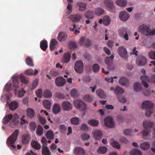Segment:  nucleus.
Returning a JSON list of instances; mask_svg holds the SVG:
<instances>
[{
  "instance_id": "obj_37",
  "label": "nucleus",
  "mask_w": 155,
  "mask_h": 155,
  "mask_svg": "<svg viewBox=\"0 0 155 155\" xmlns=\"http://www.w3.org/2000/svg\"><path fill=\"white\" fill-rule=\"evenodd\" d=\"M18 79V78L17 77H14L12 79L13 86L16 88H17L19 87Z\"/></svg>"
},
{
  "instance_id": "obj_3",
  "label": "nucleus",
  "mask_w": 155,
  "mask_h": 155,
  "mask_svg": "<svg viewBox=\"0 0 155 155\" xmlns=\"http://www.w3.org/2000/svg\"><path fill=\"white\" fill-rule=\"evenodd\" d=\"M154 109L153 103L148 101H146V116L150 117L153 113Z\"/></svg>"
},
{
  "instance_id": "obj_31",
  "label": "nucleus",
  "mask_w": 155,
  "mask_h": 155,
  "mask_svg": "<svg viewBox=\"0 0 155 155\" xmlns=\"http://www.w3.org/2000/svg\"><path fill=\"white\" fill-rule=\"evenodd\" d=\"M40 47L44 51H45L48 47L47 41L46 40H43L40 42Z\"/></svg>"
},
{
  "instance_id": "obj_4",
  "label": "nucleus",
  "mask_w": 155,
  "mask_h": 155,
  "mask_svg": "<svg viewBox=\"0 0 155 155\" xmlns=\"http://www.w3.org/2000/svg\"><path fill=\"white\" fill-rule=\"evenodd\" d=\"M117 52L121 58L126 60H127L128 58L127 52L125 48L123 46H120L117 49Z\"/></svg>"
},
{
  "instance_id": "obj_28",
  "label": "nucleus",
  "mask_w": 155,
  "mask_h": 155,
  "mask_svg": "<svg viewBox=\"0 0 155 155\" xmlns=\"http://www.w3.org/2000/svg\"><path fill=\"white\" fill-rule=\"evenodd\" d=\"M31 145L33 148L37 150H39L41 147V145L34 140L31 142Z\"/></svg>"
},
{
  "instance_id": "obj_30",
  "label": "nucleus",
  "mask_w": 155,
  "mask_h": 155,
  "mask_svg": "<svg viewBox=\"0 0 155 155\" xmlns=\"http://www.w3.org/2000/svg\"><path fill=\"white\" fill-rule=\"evenodd\" d=\"M124 92L123 89L119 86L116 87L114 89L115 93L118 96L123 94Z\"/></svg>"
},
{
  "instance_id": "obj_35",
  "label": "nucleus",
  "mask_w": 155,
  "mask_h": 155,
  "mask_svg": "<svg viewBox=\"0 0 155 155\" xmlns=\"http://www.w3.org/2000/svg\"><path fill=\"white\" fill-rule=\"evenodd\" d=\"M104 3L106 6L112 9L113 6V2L111 0H105Z\"/></svg>"
},
{
  "instance_id": "obj_5",
  "label": "nucleus",
  "mask_w": 155,
  "mask_h": 155,
  "mask_svg": "<svg viewBox=\"0 0 155 155\" xmlns=\"http://www.w3.org/2000/svg\"><path fill=\"white\" fill-rule=\"evenodd\" d=\"M114 56L111 54L110 57H106L105 60L106 64L107 65V68L110 70H114V66L112 63V59H114Z\"/></svg>"
},
{
  "instance_id": "obj_36",
  "label": "nucleus",
  "mask_w": 155,
  "mask_h": 155,
  "mask_svg": "<svg viewBox=\"0 0 155 155\" xmlns=\"http://www.w3.org/2000/svg\"><path fill=\"white\" fill-rule=\"evenodd\" d=\"M141 72L143 74H144L143 76H142L140 77V79L142 81V83L144 87H145V70L143 69H142Z\"/></svg>"
},
{
  "instance_id": "obj_59",
  "label": "nucleus",
  "mask_w": 155,
  "mask_h": 155,
  "mask_svg": "<svg viewBox=\"0 0 155 155\" xmlns=\"http://www.w3.org/2000/svg\"><path fill=\"white\" fill-rule=\"evenodd\" d=\"M26 92L24 90V88H22L21 89L18 91V96L20 97H23Z\"/></svg>"
},
{
  "instance_id": "obj_20",
  "label": "nucleus",
  "mask_w": 155,
  "mask_h": 155,
  "mask_svg": "<svg viewBox=\"0 0 155 155\" xmlns=\"http://www.w3.org/2000/svg\"><path fill=\"white\" fill-rule=\"evenodd\" d=\"M119 83L121 85L125 86H128L129 85L128 80L126 78L124 77H122L120 78Z\"/></svg>"
},
{
  "instance_id": "obj_48",
  "label": "nucleus",
  "mask_w": 155,
  "mask_h": 155,
  "mask_svg": "<svg viewBox=\"0 0 155 155\" xmlns=\"http://www.w3.org/2000/svg\"><path fill=\"white\" fill-rule=\"evenodd\" d=\"M52 96V93L48 90L45 91L43 93V96L45 98H49Z\"/></svg>"
},
{
  "instance_id": "obj_54",
  "label": "nucleus",
  "mask_w": 155,
  "mask_h": 155,
  "mask_svg": "<svg viewBox=\"0 0 155 155\" xmlns=\"http://www.w3.org/2000/svg\"><path fill=\"white\" fill-rule=\"evenodd\" d=\"M107 150V148L105 147H100L98 149V152L104 153H106Z\"/></svg>"
},
{
  "instance_id": "obj_57",
  "label": "nucleus",
  "mask_w": 155,
  "mask_h": 155,
  "mask_svg": "<svg viewBox=\"0 0 155 155\" xmlns=\"http://www.w3.org/2000/svg\"><path fill=\"white\" fill-rule=\"evenodd\" d=\"M84 100L86 102H91L92 100V97L89 95H86L84 97Z\"/></svg>"
},
{
  "instance_id": "obj_39",
  "label": "nucleus",
  "mask_w": 155,
  "mask_h": 155,
  "mask_svg": "<svg viewBox=\"0 0 155 155\" xmlns=\"http://www.w3.org/2000/svg\"><path fill=\"white\" fill-rule=\"evenodd\" d=\"M25 62L29 66L34 67V65L33 63L32 59L30 57H28L25 60Z\"/></svg>"
},
{
  "instance_id": "obj_19",
  "label": "nucleus",
  "mask_w": 155,
  "mask_h": 155,
  "mask_svg": "<svg viewBox=\"0 0 155 155\" xmlns=\"http://www.w3.org/2000/svg\"><path fill=\"white\" fill-rule=\"evenodd\" d=\"M13 117V116L11 114L6 115L3 119V123L5 124H7L11 120H12Z\"/></svg>"
},
{
  "instance_id": "obj_45",
  "label": "nucleus",
  "mask_w": 155,
  "mask_h": 155,
  "mask_svg": "<svg viewBox=\"0 0 155 155\" xmlns=\"http://www.w3.org/2000/svg\"><path fill=\"white\" fill-rule=\"evenodd\" d=\"M103 19L104 20L103 24L105 26L108 25L110 21L109 17L107 16H104Z\"/></svg>"
},
{
  "instance_id": "obj_8",
  "label": "nucleus",
  "mask_w": 155,
  "mask_h": 155,
  "mask_svg": "<svg viewBox=\"0 0 155 155\" xmlns=\"http://www.w3.org/2000/svg\"><path fill=\"white\" fill-rule=\"evenodd\" d=\"M19 118V115L17 114H14L12 120L10 122V125L12 127L15 128V126L18 124L19 121L17 119Z\"/></svg>"
},
{
  "instance_id": "obj_33",
  "label": "nucleus",
  "mask_w": 155,
  "mask_h": 155,
  "mask_svg": "<svg viewBox=\"0 0 155 155\" xmlns=\"http://www.w3.org/2000/svg\"><path fill=\"white\" fill-rule=\"evenodd\" d=\"M51 103L49 100H45L43 101V104L46 109L49 110L50 109Z\"/></svg>"
},
{
  "instance_id": "obj_34",
  "label": "nucleus",
  "mask_w": 155,
  "mask_h": 155,
  "mask_svg": "<svg viewBox=\"0 0 155 155\" xmlns=\"http://www.w3.org/2000/svg\"><path fill=\"white\" fill-rule=\"evenodd\" d=\"M88 124L91 126L93 127H96L98 126L99 124V121L96 120L91 119L88 120Z\"/></svg>"
},
{
  "instance_id": "obj_13",
  "label": "nucleus",
  "mask_w": 155,
  "mask_h": 155,
  "mask_svg": "<svg viewBox=\"0 0 155 155\" xmlns=\"http://www.w3.org/2000/svg\"><path fill=\"white\" fill-rule=\"evenodd\" d=\"M74 153L76 155H84L85 151L84 148L81 147H75Z\"/></svg>"
},
{
  "instance_id": "obj_58",
  "label": "nucleus",
  "mask_w": 155,
  "mask_h": 155,
  "mask_svg": "<svg viewBox=\"0 0 155 155\" xmlns=\"http://www.w3.org/2000/svg\"><path fill=\"white\" fill-rule=\"evenodd\" d=\"M77 91L76 90L73 89L71 91V95L72 97L76 98L77 97Z\"/></svg>"
},
{
  "instance_id": "obj_42",
  "label": "nucleus",
  "mask_w": 155,
  "mask_h": 155,
  "mask_svg": "<svg viewBox=\"0 0 155 155\" xmlns=\"http://www.w3.org/2000/svg\"><path fill=\"white\" fill-rule=\"evenodd\" d=\"M46 137L49 140L52 139L54 137L53 132L51 130L48 131L46 133Z\"/></svg>"
},
{
  "instance_id": "obj_52",
  "label": "nucleus",
  "mask_w": 155,
  "mask_h": 155,
  "mask_svg": "<svg viewBox=\"0 0 155 155\" xmlns=\"http://www.w3.org/2000/svg\"><path fill=\"white\" fill-rule=\"evenodd\" d=\"M92 69L94 72H98L99 71L100 67L98 64H95L92 66Z\"/></svg>"
},
{
  "instance_id": "obj_32",
  "label": "nucleus",
  "mask_w": 155,
  "mask_h": 155,
  "mask_svg": "<svg viewBox=\"0 0 155 155\" xmlns=\"http://www.w3.org/2000/svg\"><path fill=\"white\" fill-rule=\"evenodd\" d=\"M58 44L57 40L55 39H52L50 45V48L51 50L53 51L54 48L55 46Z\"/></svg>"
},
{
  "instance_id": "obj_29",
  "label": "nucleus",
  "mask_w": 155,
  "mask_h": 155,
  "mask_svg": "<svg viewBox=\"0 0 155 155\" xmlns=\"http://www.w3.org/2000/svg\"><path fill=\"white\" fill-rule=\"evenodd\" d=\"M155 35V29L153 30L149 29V27L146 25V36H153Z\"/></svg>"
},
{
  "instance_id": "obj_62",
  "label": "nucleus",
  "mask_w": 155,
  "mask_h": 155,
  "mask_svg": "<svg viewBox=\"0 0 155 155\" xmlns=\"http://www.w3.org/2000/svg\"><path fill=\"white\" fill-rule=\"evenodd\" d=\"M12 86V83H8L5 85V88L6 91H8L11 90Z\"/></svg>"
},
{
  "instance_id": "obj_14",
  "label": "nucleus",
  "mask_w": 155,
  "mask_h": 155,
  "mask_svg": "<svg viewBox=\"0 0 155 155\" xmlns=\"http://www.w3.org/2000/svg\"><path fill=\"white\" fill-rule=\"evenodd\" d=\"M68 36L67 34L63 32H60L58 35L57 39L60 41L63 42L67 39Z\"/></svg>"
},
{
  "instance_id": "obj_2",
  "label": "nucleus",
  "mask_w": 155,
  "mask_h": 155,
  "mask_svg": "<svg viewBox=\"0 0 155 155\" xmlns=\"http://www.w3.org/2000/svg\"><path fill=\"white\" fill-rule=\"evenodd\" d=\"M74 103L76 107L81 110H85L87 108L86 104L80 100H75L74 101Z\"/></svg>"
},
{
  "instance_id": "obj_21",
  "label": "nucleus",
  "mask_w": 155,
  "mask_h": 155,
  "mask_svg": "<svg viewBox=\"0 0 155 155\" xmlns=\"http://www.w3.org/2000/svg\"><path fill=\"white\" fill-rule=\"evenodd\" d=\"M71 56V54L69 52H67L65 53L63 56V58L62 60L63 62L64 63H68L70 60Z\"/></svg>"
},
{
  "instance_id": "obj_64",
  "label": "nucleus",
  "mask_w": 155,
  "mask_h": 155,
  "mask_svg": "<svg viewBox=\"0 0 155 155\" xmlns=\"http://www.w3.org/2000/svg\"><path fill=\"white\" fill-rule=\"evenodd\" d=\"M150 58L152 59L155 60V51H150L149 53Z\"/></svg>"
},
{
  "instance_id": "obj_1",
  "label": "nucleus",
  "mask_w": 155,
  "mask_h": 155,
  "mask_svg": "<svg viewBox=\"0 0 155 155\" xmlns=\"http://www.w3.org/2000/svg\"><path fill=\"white\" fill-rule=\"evenodd\" d=\"M18 133V130H16L7 138L6 143L8 146H11L14 149H15L16 148V146L14 145V144L17 139Z\"/></svg>"
},
{
  "instance_id": "obj_10",
  "label": "nucleus",
  "mask_w": 155,
  "mask_h": 155,
  "mask_svg": "<svg viewBox=\"0 0 155 155\" xmlns=\"http://www.w3.org/2000/svg\"><path fill=\"white\" fill-rule=\"evenodd\" d=\"M119 17L121 21L125 22L129 19L130 15L125 11H122L119 13Z\"/></svg>"
},
{
  "instance_id": "obj_25",
  "label": "nucleus",
  "mask_w": 155,
  "mask_h": 155,
  "mask_svg": "<svg viewBox=\"0 0 155 155\" xmlns=\"http://www.w3.org/2000/svg\"><path fill=\"white\" fill-rule=\"evenodd\" d=\"M94 12L90 11H88L84 14L85 18L87 19H92L94 18Z\"/></svg>"
},
{
  "instance_id": "obj_16",
  "label": "nucleus",
  "mask_w": 155,
  "mask_h": 155,
  "mask_svg": "<svg viewBox=\"0 0 155 155\" xmlns=\"http://www.w3.org/2000/svg\"><path fill=\"white\" fill-rule=\"evenodd\" d=\"M31 137L28 134H24L22 137V142L24 144L28 143L30 140Z\"/></svg>"
},
{
  "instance_id": "obj_46",
  "label": "nucleus",
  "mask_w": 155,
  "mask_h": 155,
  "mask_svg": "<svg viewBox=\"0 0 155 155\" xmlns=\"http://www.w3.org/2000/svg\"><path fill=\"white\" fill-rule=\"evenodd\" d=\"M96 93L97 95L100 98H103L105 96L104 91L101 90H98L96 91Z\"/></svg>"
},
{
  "instance_id": "obj_38",
  "label": "nucleus",
  "mask_w": 155,
  "mask_h": 155,
  "mask_svg": "<svg viewBox=\"0 0 155 155\" xmlns=\"http://www.w3.org/2000/svg\"><path fill=\"white\" fill-rule=\"evenodd\" d=\"M87 3L85 4L84 3L78 2L77 3V5L79 7V10L80 9H83L85 10L86 8V4Z\"/></svg>"
},
{
  "instance_id": "obj_43",
  "label": "nucleus",
  "mask_w": 155,
  "mask_h": 155,
  "mask_svg": "<svg viewBox=\"0 0 155 155\" xmlns=\"http://www.w3.org/2000/svg\"><path fill=\"white\" fill-rule=\"evenodd\" d=\"M134 90L136 91H140L141 90V85L138 82H136L134 86Z\"/></svg>"
},
{
  "instance_id": "obj_18",
  "label": "nucleus",
  "mask_w": 155,
  "mask_h": 155,
  "mask_svg": "<svg viewBox=\"0 0 155 155\" xmlns=\"http://www.w3.org/2000/svg\"><path fill=\"white\" fill-rule=\"evenodd\" d=\"M42 155H51L48 148L45 145H43L42 148Z\"/></svg>"
},
{
  "instance_id": "obj_51",
  "label": "nucleus",
  "mask_w": 155,
  "mask_h": 155,
  "mask_svg": "<svg viewBox=\"0 0 155 155\" xmlns=\"http://www.w3.org/2000/svg\"><path fill=\"white\" fill-rule=\"evenodd\" d=\"M20 78L21 81L23 83L27 84L28 82V79L23 75L20 76Z\"/></svg>"
},
{
  "instance_id": "obj_24",
  "label": "nucleus",
  "mask_w": 155,
  "mask_h": 155,
  "mask_svg": "<svg viewBox=\"0 0 155 155\" xmlns=\"http://www.w3.org/2000/svg\"><path fill=\"white\" fill-rule=\"evenodd\" d=\"M116 4L121 7L125 6L127 3V1L126 0H117L115 2Z\"/></svg>"
},
{
  "instance_id": "obj_15",
  "label": "nucleus",
  "mask_w": 155,
  "mask_h": 155,
  "mask_svg": "<svg viewBox=\"0 0 155 155\" xmlns=\"http://www.w3.org/2000/svg\"><path fill=\"white\" fill-rule=\"evenodd\" d=\"M62 107L64 110L68 111L72 109V106L69 102L65 101L62 103Z\"/></svg>"
},
{
  "instance_id": "obj_6",
  "label": "nucleus",
  "mask_w": 155,
  "mask_h": 155,
  "mask_svg": "<svg viewBox=\"0 0 155 155\" xmlns=\"http://www.w3.org/2000/svg\"><path fill=\"white\" fill-rule=\"evenodd\" d=\"M83 64L82 61H77L75 64L74 69L76 72L81 73L83 71Z\"/></svg>"
},
{
  "instance_id": "obj_12",
  "label": "nucleus",
  "mask_w": 155,
  "mask_h": 155,
  "mask_svg": "<svg viewBox=\"0 0 155 155\" xmlns=\"http://www.w3.org/2000/svg\"><path fill=\"white\" fill-rule=\"evenodd\" d=\"M94 139L96 140H100L102 137L103 134L101 130H96L93 133Z\"/></svg>"
},
{
  "instance_id": "obj_60",
  "label": "nucleus",
  "mask_w": 155,
  "mask_h": 155,
  "mask_svg": "<svg viewBox=\"0 0 155 155\" xmlns=\"http://www.w3.org/2000/svg\"><path fill=\"white\" fill-rule=\"evenodd\" d=\"M94 12L97 16H100L105 14L104 10H95Z\"/></svg>"
},
{
  "instance_id": "obj_55",
  "label": "nucleus",
  "mask_w": 155,
  "mask_h": 155,
  "mask_svg": "<svg viewBox=\"0 0 155 155\" xmlns=\"http://www.w3.org/2000/svg\"><path fill=\"white\" fill-rule=\"evenodd\" d=\"M139 31L144 35L145 32V25L143 24L139 27Z\"/></svg>"
},
{
  "instance_id": "obj_26",
  "label": "nucleus",
  "mask_w": 155,
  "mask_h": 155,
  "mask_svg": "<svg viewBox=\"0 0 155 155\" xmlns=\"http://www.w3.org/2000/svg\"><path fill=\"white\" fill-rule=\"evenodd\" d=\"M38 73V71L36 69L35 70L34 72L33 70L31 69H28L25 71V74L28 75H35L37 74Z\"/></svg>"
},
{
  "instance_id": "obj_61",
  "label": "nucleus",
  "mask_w": 155,
  "mask_h": 155,
  "mask_svg": "<svg viewBox=\"0 0 155 155\" xmlns=\"http://www.w3.org/2000/svg\"><path fill=\"white\" fill-rule=\"evenodd\" d=\"M10 98V97L9 96L5 94L2 97L1 100L3 102H4L5 101V100H6L7 101H8V100Z\"/></svg>"
},
{
  "instance_id": "obj_56",
  "label": "nucleus",
  "mask_w": 155,
  "mask_h": 155,
  "mask_svg": "<svg viewBox=\"0 0 155 155\" xmlns=\"http://www.w3.org/2000/svg\"><path fill=\"white\" fill-rule=\"evenodd\" d=\"M136 63L139 66H143L145 64V61H142L140 58H137L136 60Z\"/></svg>"
},
{
  "instance_id": "obj_63",
  "label": "nucleus",
  "mask_w": 155,
  "mask_h": 155,
  "mask_svg": "<svg viewBox=\"0 0 155 155\" xmlns=\"http://www.w3.org/2000/svg\"><path fill=\"white\" fill-rule=\"evenodd\" d=\"M87 125L86 124H83L81 125V130L83 131H87L88 130Z\"/></svg>"
},
{
  "instance_id": "obj_17",
  "label": "nucleus",
  "mask_w": 155,
  "mask_h": 155,
  "mask_svg": "<svg viewBox=\"0 0 155 155\" xmlns=\"http://www.w3.org/2000/svg\"><path fill=\"white\" fill-rule=\"evenodd\" d=\"M82 16L79 14L71 15L69 18L74 22H78L81 18Z\"/></svg>"
},
{
  "instance_id": "obj_27",
  "label": "nucleus",
  "mask_w": 155,
  "mask_h": 155,
  "mask_svg": "<svg viewBox=\"0 0 155 155\" xmlns=\"http://www.w3.org/2000/svg\"><path fill=\"white\" fill-rule=\"evenodd\" d=\"M10 110H14L17 108L18 107V104L16 101H13L11 102L9 105Z\"/></svg>"
},
{
  "instance_id": "obj_44",
  "label": "nucleus",
  "mask_w": 155,
  "mask_h": 155,
  "mask_svg": "<svg viewBox=\"0 0 155 155\" xmlns=\"http://www.w3.org/2000/svg\"><path fill=\"white\" fill-rule=\"evenodd\" d=\"M124 134L125 135L131 136L133 135V132L131 129H125L124 130Z\"/></svg>"
},
{
  "instance_id": "obj_41",
  "label": "nucleus",
  "mask_w": 155,
  "mask_h": 155,
  "mask_svg": "<svg viewBox=\"0 0 155 155\" xmlns=\"http://www.w3.org/2000/svg\"><path fill=\"white\" fill-rule=\"evenodd\" d=\"M43 127L40 125H39L38 127L36 133L37 135L40 136L43 134Z\"/></svg>"
},
{
  "instance_id": "obj_7",
  "label": "nucleus",
  "mask_w": 155,
  "mask_h": 155,
  "mask_svg": "<svg viewBox=\"0 0 155 155\" xmlns=\"http://www.w3.org/2000/svg\"><path fill=\"white\" fill-rule=\"evenodd\" d=\"M104 123L105 125L108 127L112 128L114 126V123L112 118L110 117H108L105 118Z\"/></svg>"
},
{
  "instance_id": "obj_9",
  "label": "nucleus",
  "mask_w": 155,
  "mask_h": 155,
  "mask_svg": "<svg viewBox=\"0 0 155 155\" xmlns=\"http://www.w3.org/2000/svg\"><path fill=\"white\" fill-rule=\"evenodd\" d=\"M79 43L81 45H84L85 47H87L90 46L91 45L90 40L84 37H82L81 38Z\"/></svg>"
},
{
  "instance_id": "obj_23",
  "label": "nucleus",
  "mask_w": 155,
  "mask_h": 155,
  "mask_svg": "<svg viewBox=\"0 0 155 155\" xmlns=\"http://www.w3.org/2000/svg\"><path fill=\"white\" fill-rule=\"evenodd\" d=\"M27 115L30 118H33L35 115L34 110L30 108H28L26 110Z\"/></svg>"
},
{
  "instance_id": "obj_47",
  "label": "nucleus",
  "mask_w": 155,
  "mask_h": 155,
  "mask_svg": "<svg viewBox=\"0 0 155 155\" xmlns=\"http://www.w3.org/2000/svg\"><path fill=\"white\" fill-rule=\"evenodd\" d=\"M130 155H141V152L137 149L132 150L130 152Z\"/></svg>"
},
{
  "instance_id": "obj_53",
  "label": "nucleus",
  "mask_w": 155,
  "mask_h": 155,
  "mask_svg": "<svg viewBox=\"0 0 155 155\" xmlns=\"http://www.w3.org/2000/svg\"><path fill=\"white\" fill-rule=\"evenodd\" d=\"M111 144L113 147L117 149H119L120 148V145L117 142L114 140L111 143Z\"/></svg>"
},
{
  "instance_id": "obj_49",
  "label": "nucleus",
  "mask_w": 155,
  "mask_h": 155,
  "mask_svg": "<svg viewBox=\"0 0 155 155\" xmlns=\"http://www.w3.org/2000/svg\"><path fill=\"white\" fill-rule=\"evenodd\" d=\"M79 120L78 117H74L71 119V122L72 124L77 125L79 123Z\"/></svg>"
},
{
  "instance_id": "obj_11",
  "label": "nucleus",
  "mask_w": 155,
  "mask_h": 155,
  "mask_svg": "<svg viewBox=\"0 0 155 155\" xmlns=\"http://www.w3.org/2000/svg\"><path fill=\"white\" fill-rule=\"evenodd\" d=\"M66 82L65 79L62 77L57 78L55 80L56 85L58 87H62L64 85Z\"/></svg>"
},
{
  "instance_id": "obj_40",
  "label": "nucleus",
  "mask_w": 155,
  "mask_h": 155,
  "mask_svg": "<svg viewBox=\"0 0 155 155\" xmlns=\"http://www.w3.org/2000/svg\"><path fill=\"white\" fill-rule=\"evenodd\" d=\"M127 32V29L124 28H121L119 29L118 31V34L121 37H123L124 35Z\"/></svg>"
},
{
  "instance_id": "obj_50",
  "label": "nucleus",
  "mask_w": 155,
  "mask_h": 155,
  "mask_svg": "<svg viewBox=\"0 0 155 155\" xmlns=\"http://www.w3.org/2000/svg\"><path fill=\"white\" fill-rule=\"evenodd\" d=\"M29 127L30 129L32 132L35 131L36 127V125L35 122H31L30 123Z\"/></svg>"
},
{
  "instance_id": "obj_22",
  "label": "nucleus",
  "mask_w": 155,
  "mask_h": 155,
  "mask_svg": "<svg viewBox=\"0 0 155 155\" xmlns=\"http://www.w3.org/2000/svg\"><path fill=\"white\" fill-rule=\"evenodd\" d=\"M61 107L60 106L57 104H55L52 109V112L55 114H57L60 112Z\"/></svg>"
}]
</instances>
